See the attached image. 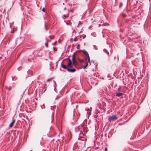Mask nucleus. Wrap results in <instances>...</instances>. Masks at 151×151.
I'll use <instances>...</instances> for the list:
<instances>
[{"instance_id":"39","label":"nucleus","mask_w":151,"mask_h":151,"mask_svg":"<svg viewBox=\"0 0 151 151\" xmlns=\"http://www.w3.org/2000/svg\"><path fill=\"white\" fill-rule=\"evenodd\" d=\"M114 58V59H115L116 57H115Z\"/></svg>"},{"instance_id":"2","label":"nucleus","mask_w":151,"mask_h":151,"mask_svg":"<svg viewBox=\"0 0 151 151\" xmlns=\"http://www.w3.org/2000/svg\"><path fill=\"white\" fill-rule=\"evenodd\" d=\"M14 87V83H13L8 84L6 86L7 89L9 90H10L13 87Z\"/></svg>"},{"instance_id":"1","label":"nucleus","mask_w":151,"mask_h":151,"mask_svg":"<svg viewBox=\"0 0 151 151\" xmlns=\"http://www.w3.org/2000/svg\"><path fill=\"white\" fill-rule=\"evenodd\" d=\"M81 51L87 57V58H86V59L87 60V59H88V63H89L90 61V57L88 52L85 50H81Z\"/></svg>"},{"instance_id":"22","label":"nucleus","mask_w":151,"mask_h":151,"mask_svg":"<svg viewBox=\"0 0 151 151\" xmlns=\"http://www.w3.org/2000/svg\"><path fill=\"white\" fill-rule=\"evenodd\" d=\"M74 54H75V53H74L73 54V55H72V58H73V59L74 58Z\"/></svg>"},{"instance_id":"38","label":"nucleus","mask_w":151,"mask_h":151,"mask_svg":"<svg viewBox=\"0 0 151 151\" xmlns=\"http://www.w3.org/2000/svg\"><path fill=\"white\" fill-rule=\"evenodd\" d=\"M80 133H79V134L80 135Z\"/></svg>"},{"instance_id":"27","label":"nucleus","mask_w":151,"mask_h":151,"mask_svg":"<svg viewBox=\"0 0 151 151\" xmlns=\"http://www.w3.org/2000/svg\"><path fill=\"white\" fill-rule=\"evenodd\" d=\"M94 49H95V50H97V48H94Z\"/></svg>"},{"instance_id":"32","label":"nucleus","mask_w":151,"mask_h":151,"mask_svg":"<svg viewBox=\"0 0 151 151\" xmlns=\"http://www.w3.org/2000/svg\"><path fill=\"white\" fill-rule=\"evenodd\" d=\"M57 99V97H56V98H55V100H56V99Z\"/></svg>"},{"instance_id":"5","label":"nucleus","mask_w":151,"mask_h":151,"mask_svg":"<svg viewBox=\"0 0 151 151\" xmlns=\"http://www.w3.org/2000/svg\"><path fill=\"white\" fill-rule=\"evenodd\" d=\"M67 70L70 72L73 73L76 71V70L74 68H68L67 69Z\"/></svg>"},{"instance_id":"36","label":"nucleus","mask_w":151,"mask_h":151,"mask_svg":"<svg viewBox=\"0 0 151 151\" xmlns=\"http://www.w3.org/2000/svg\"><path fill=\"white\" fill-rule=\"evenodd\" d=\"M110 52H111V53H112V52H111V50H110Z\"/></svg>"},{"instance_id":"11","label":"nucleus","mask_w":151,"mask_h":151,"mask_svg":"<svg viewBox=\"0 0 151 151\" xmlns=\"http://www.w3.org/2000/svg\"><path fill=\"white\" fill-rule=\"evenodd\" d=\"M61 65L64 69H67H67L68 68L67 67V66L65 65L61 64Z\"/></svg>"},{"instance_id":"25","label":"nucleus","mask_w":151,"mask_h":151,"mask_svg":"<svg viewBox=\"0 0 151 151\" xmlns=\"http://www.w3.org/2000/svg\"><path fill=\"white\" fill-rule=\"evenodd\" d=\"M105 151H106L107 150V149L106 148H105Z\"/></svg>"},{"instance_id":"15","label":"nucleus","mask_w":151,"mask_h":151,"mask_svg":"<svg viewBox=\"0 0 151 151\" xmlns=\"http://www.w3.org/2000/svg\"><path fill=\"white\" fill-rule=\"evenodd\" d=\"M122 6V2H120L119 4V8H120Z\"/></svg>"},{"instance_id":"6","label":"nucleus","mask_w":151,"mask_h":151,"mask_svg":"<svg viewBox=\"0 0 151 151\" xmlns=\"http://www.w3.org/2000/svg\"><path fill=\"white\" fill-rule=\"evenodd\" d=\"M20 40V38H18L16 40V44H17L18 45L20 44L22 42L21 41L20 42H19Z\"/></svg>"},{"instance_id":"8","label":"nucleus","mask_w":151,"mask_h":151,"mask_svg":"<svg viewBox=\"0 0 151 151\" xmlns=\"http://www.w3.org/2000/svg\"><path fill=\"white\" fill-rule=\"evenodd\" d=\"M15 122V120L14 119H13L12 122H11V123L9 125V127H13V124L14 123V122Z\"/></svg>"},{"instance_id":"17","label":"nucleus","mask_w":151,"mask_h":151,"mask_svg":"<svg viewBox=\"0 0 151 151\" xmlns=\"http://www.w3.org/2000/svg\"><path fill=\"white\" fill-rule=\"evenodd\" d=\"M49 122L50 123H51L52 122V116H51V117L50 119Z\"/></svg>"},{"instance_id":"21","label":"nucleus","mask_w":151,"mask_h":151,"mask_svg":"<svg viewBox=\"0 0 151 151\" xmlns=\"http://www.w3.org/2000/svg\"><path fill=\"white\" fill-rule=\"evenodd\" d=\"M12 23H10V27L11 28L12 27Z\"/></svg>"},{"instance_id":"29","label":"nucleus","mask_w":151,"mask_h":151,"mask_svg":"<svg viewBox=\"0 0 151 151\" xmlns=\"http://www.w3.org/2000/svg\"><path fill=\"white\" fill-rule=\"evenodd\" d=\"M12 80H13V77H12Z\"/></svg>"},{"instance_id":"10","label":"nucleus","mask_w":151,"mask_h":151,"mask_svg":"<svg viewBox=\"0 0 151 151\" xmlns=\"http://www.w3.org/2000/svg\"><path fill=\"white\" fill-rule=\"evenodd\" d=\"M67 59H68L69 61L68 66H69L70 64L72 63V60H71L69 59L68 58H67Z\"/></svg>"},{"instance_id":"23","label":"nucleus","mask_w":151,"mask_h":151,"mask_svg":"<svg viewBox=\"0 0 151 151\" xmlns=\"http://www.w3.org/2000/svg\"><path fill=\"white\" fill-rule=\"evenodd\" d=\"M45 30H47V28H46V26L45 25Z\"/></svg>"},{"instance_id":"34","label":"nucleus","mask_w":151,"mask_h":151,"mask_svg":"<svg viewBox=\"0 0 151 151\" xmlns=\"http://www.w3.org/2000/svg\"><path fill=\"white\" fill-rule=\"evenodd\" d=\"M64 22H66V21H64Z\"/></svg>"},{"instance_id":"24","label":"nucleus","mask_w":151,"mask_h":151,"mask_svg":"<svg viewBox=\"0 0 151 151\" xmlns=\"http://www.w3.org/2000/svg\"><path fill=\"white\" fill-rule=\"evenodd\" d=\"M53 108H52V106H50V109L51 110H53Z\"/></svg>"},{"instance_id":"26","label":"nucleus","mask_w":151,"mask_h":151,"mask_svg":"<svg viewBox=\"0 0 151 151\" xmlns=\"http://www.w3.org/2000/svg\"><path fill=\"white\" fill-rule=\"evenodd\" d=\"M49 37L50 38V39H51L52 38H51V36H49Z\"/></svg>"},{"instance_id":"18","label":"nucleus","mask_w":151,"mask_h":151,"mask_svg":"<svg viewBox=\"0 0 151 151\" xmlns=\"http://www.w3.org/2000/svg\"><path fill=\"white\" fill-rule=\"evenodd\" d=\"M80 45L79 44H78L77 45L76 48L77 49H79L80 48Z\"/></svg>"},{"instance_id":"28","label":"nucleus","mask_w":151,"mask_h":151,"mask_svg":"<svg viewBox=\"0 0 151 151\" xmlns=\"http://www.w3.org/2000/svg\"><path fill=\"white\" fill-rule=\"evenodd\" d=\"M53 82L54 83H55L56 84L55 82L54 81H53Z\"/></svg>"},{"instance_id":"30","label":"nucleus","mask_w":151,"mask_h":151,"mask_svg":"<svg viewBox=\"0 0 151 151\" xmlns=\"http://www.w3.org/2000/svg\"><path fill=\"white\" fill-rule=\"evenodd\" d=\"M45 45H46V46L47 47V45L46 44H45Z\"/></svg>"},{"instance_id":"9","label":"nucleus","mask_w":151,"mask_h":151,"mask_svg":"<svg viewBox=\"0 0 151 151\" xmlns=\"http://www.w3.org/2000/svg\"><path fill=\"white\" fill-rule=\"evenodd\" d=\"M103 51L109 57V52L106 49H104L103 50Z\"/></svg>"},{"instance_id":"37","label":"nucleus","mask_w":151,"mask_h":151,"mask_svg":"<svg viewBox=\"0 0 151 151\" xmlns=\"http://www.w3.org/2000/svg\"><path fill=\"white\" fill-rule=\"evenodd\" d=\"M51 63H50V65H51Z\"/></svg>"},{"instance_id":"3","label":"nucleus","mask_w":151,"mask_h":151,"mask_svg":"<svg viewBox=\"0 0 151 151\" xmlns=\"http://www.w3.org/2000/svg\"><path fill=\"white\" fill-rule=\"evenodd\" d=\"M117 119V116L115 115H113L112 116L110 117L109 119V121H114L116 120Z\"/></svg>"},{"instance_id":"31","label":"nucleus","mask_w":151,"mask_h":151,"mask_svg":"<svg viewBox=\"0 0 151 151\" xmlns=\"http://www.w3.org/2000/svg\"><path fill=\"white\" fill-rule=\"evenodd\" d=\"M66 24L67 25H68V23H67V22H66Z\"/></svg>"},{"instance_id":"12","label":"nucleus","mask_w":151,"mask_h":151,"mask_svg":"<svg viewBox=\"0 0 151 151\" xmlns=\"http://www.w3.org/2000/svg\"><path fill=\"white\" fill-rule=\"evenodd\" d=\"M75 131L76 132L78 131L79 130V127H77L75 128Z\"/></svg>"},{"instance_id":"13","label":"nucleus","mask_w":151,"mask_h":151,"mask_svg":"<svg viewBox=\"0 0 151 151\" xmlns=\"http://www.w3.org/2000/svg\"><path fill=\"white\" fill-rule=\"evenodd\" d=\"M88 63L86 64V65L84 67H83V68L84 69H85L88 66Z\"/></svg>"},{"instance_id":"16","label":"nucleus","mask_w":151,"mask_h":151,"mask_svg":"<svg viewBox=\"0 0 151 151\" xmlns=\"http://www.w3.org/2000/svg\"><path fill=\"white\" fill-rule=\"evenodd\" d=\"M78 60L80 62H81V63L84 62V60H83L80 59H78Z\"/></svg>"},{"instance_id":"40","label":"nucleus","mask_w":151,"mask_h":151,"mask_svg":"<svg viewBox=\"0 0 151 151\" xmlns=\"http://www.w3.org/2000/svg\"><path fill=\"white\" fill-rule=\"evenodd\" d=\"M13 23H14V22H12V24H13Z\"/></svg>"},{"instance_id":"7","label":"nucleus","mask_w":151,"mask_h":151,"mask_svg":"<svg viewBox=\"0 0 151 151\" xmlns=\"http://www.w3.org/2000/svg\"><path fill=\"white\" fill-rule=\"evenodd\" d=\"M123 94L122 93L118 92L116 93V96L119 97L123 95Z\"/></svg>"},{"instance_id":"41","label":"nucleus","mask_w":151,"mask_h":151,"mask_svg":"<svg viewBox=\"0 0 151 151\" xmlns=\"http://www.w3.org/2000/svg\"><path fill=\"white\" fill-rule=\"evenodd\" d=\"M55 106H53V107H54Z\"/></svg>"},{"instance_id":"33","label":"nucleus","mask_w":151,"mask_h":151,"mask_svg":"<svg viewBox=\"0 0 151 151\" xmlns=\"http://www.w3.org/2000/svg\"><path fill=\"white\" fill-rule=\"evenodd\" d=\"M49 81V79H47V81Z\"/></svg>"},{"instance_id":"20","label":"nucleus","mask_w":151,"mask_h":151,"mask_svg":"<svg viewBox=\"0 0 151 151\" xmlns=\"http://www.w3.org/2000/svg\"><path fill=\"white\" fill-rule=\"evenodd\" d=\"M65 15H63V19H65Z\"/></svg>"},{"instance_id":"4","label":"nucleus","mask_w":151,"mask_h":151,"mask_svg":"<svg viewBox=\"0 0 151 151\" xmlns=\"http://www.w3.org/2000/svg\"><path fill=\"white\" fill-rule=\"evenodd\" d=\"M72 60L73 66H74V67H76V65H78L77 62L76 60H74V59H73V58H72Z\"/></svg>"},{"instance_id":"19","label":"nucleus","mask_w":151,"mask_h":151,"mask_svg":"<svg viewBox=\"0 0 151 151\" xmlns=\"http://www.w3.org/2000/svg\"><path fill=\"white\" fill-rule=\"evenodd\" d=\"M42 11L43 12H45V8L44 7H43V9H42Z\"/></svg>"},{"instance_id":"35","label":"nucleus","mask_w":151,"mask_h":151,"mask_svg":"<svg viewBox=\"0 0 151 151\" xmlns=\"http://www.w3.org/2000/svg\"><path fill=\"white\" fill-rule=\"evenodd\" d=\"M109 24H108V25L107 24H105V25H108Z\"/></svg>"},{"instance_id":"14","label":"nucleus","mask_w":151,"mask_h":151,"mask_svg":"<svg viewBox=\"0 0 151 151\" xmlns=\"http://www.w3.org/2000/svg\"><path fill=\"white\" fill-rule=\"evenodd\" d=\"M68 67L69 68H72L73 67H74L73 65V63H72L71 64H70L69 66H68Z\"/></svg>"}]
</instances>
